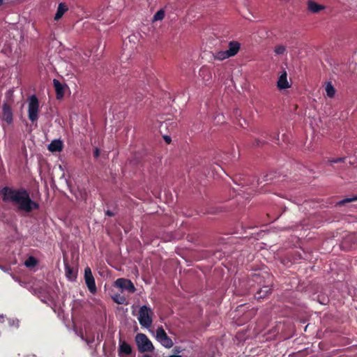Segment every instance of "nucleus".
Instances as JSON below:
<instances>
[{
    "label": "nucleus",
    "mask_w": 357,
    "mask_h": 357,
    "mask_svg": "<svg viewBox=\"0 0 357 357\" xmlns=\"http://www.w3.org/2000/svg\"><path fill=\"white\" fill-rule=\"evenodd\" d=\"M354 201H357V196H354V197H349V198H345L344 199H342L340 200V202H338L337 203V206H342L347 203H349V202H354Z\"/></svg>",
    "instance_id": "27"
},
{
    "label": "nucleus",
    "mask_w": 357,
    "mask_h": 357,
    "mask_svg": "<svg viewBox=\"0 0 357 357\" xmlns=\"http://www.w3.org/2000/svg\"><path fill=\"white\" fill-rule=\"evenodd\" d=\"M215 161L213 162V172H218V169H222V168L221 167V166L219 164V159L215 158Z\"/></svg>",
    "instance_id": "29"
},
{
    "label": "nucleus",
    "mask_w": 357,
    "mask_h": 357,
    "mask_svg": "<svg viewBox=\"0 0 357 357\" xmlns=\"http://www.w3.org/2000/svg\"><path fill=\"white\" fill-rule=\"evenodd\" d=\"M135 340L140 352L152 351L153 346L147 336H135Z\"/></svg>",
    "instance_id": "8"
},
{
    "label": "nucleus",
    "mask_w": 357,
    "mask_h": 357,
    "mask_svg": "<svg viewBox=\"0 0 357 357\" xmlns=\"http://www.w3.org/2000/svg\"><path fill=\"white\" fill-rule=\"evenodd\" d=\"M344 160H345V158H335V159L330 160L329 162L331 163H338V162H344Z\"/></svg>",
    "instance_id": "30"
},
{
    "label": "nucleus",
    "mask_w": 357,
    "mask_h": 357,
    "mask_svg": "<svg viewBox=\"0 0 357 357\" xmlns=\"http://www.w3.org/2000/svg\"><path fill=\"white\" fill-rule=\"evenodd\" d=\"M2 119L8 124L13 123V115L11 107L7 102H4L2 106Z\"/></svg>",
    "instance_id": "9"
},
{
    "label": "nucleus",
    "mask_w": 357,
    "mask_h": 357,
    "mask_svg": "<svg viewBox=\"0 0 357 357\" xmlns=\"http://www.w3.org/2000/svg\"><path fill=\"white\" fill-rule=\"evenodd\" d=\"M3 0H0V6L2 4Z\"/></svg>",
    "instance_id": "43"
},
{
    "label": "nucleus",
    "mask_w": 357,
    "mask_h": 357,
    "mask_svg": "<svg viewBox=\"0 0 357 357\" xmlns=\"http://www.w3.org/2000/svg\"><path fill=\"white\" fill-rule=\"evenodd\" d=\"M105 215L109 217H113L114 215V213L109 210H107L105 211Z\"/></svg>",
    "instance_id": "35"
},
{
    "label": "nucleus",
    "mask_w": 357,
    "mask_h": 357,
    "mask_svg": "<svg viewBox=\"0 0 357 357\" xmlns=\"http://www.w3.org/2000/svg\"><path fill=\"white\" fill-rule=\"evenodd\" d=\"M152 312L150 307L143 305L139 310L138 320L141 326L149 328L152 324Z\"/></svg>",
    "instance_id": "5"
},
{
    "label": "nucleus",
    "mask_w": 357,
    "mask_h": 357,
    "mask_svg": "<svg viewBox=\"0 0 357 357\" xmlns=\"http://www.w3.org/2000/svg\"><path fill=\"white\" fill-rule=\"evenodd\" d=\"M68 8L65 3H60L55 14L54 20H59L61 19L63 14L68 10Z\"/></svg>",
    "instance_id": "18"
},
{
    "label": "nucleus",
    "mask_w": 357,
    "mask_h": 357,
    "mask_svg": "<svg viewBox=\"0 0 357 357\" xmlns=\"http://www.w3.org/2000/svg\"><path fill=\"white\" fill-rule=\"evenodd\" d=\"M307 326H305V331H306Z\"/></svg>",
    "instance_id": "47"
},
{
    "label": "nucleus",
    "mask_w": 357,
    "mask_h": 357,
    "mask_svg": "<svg viewBox=\"0 0 357 357\" xmlns=\"http://www.w3.org/2000/svg\"><path fill=\"white\" fill-rule=\"evenodd\" d=\"M28 117L34 123L38 119L39 101L35 95H32L28 100Z\"/></svg>",
    "instance_id": "4"
},
{
    "label": "nucleus",
    "mask_w": 357,
    "mask_h": 357,
    "mask_svg": "<svg viewBox=\"0 0 357 357\" xmlns=\"http://www.w3.org/2000/svg\"><path fill=\"white\" fill-rule=\"evenodd\" d=\"M278 137H279V135H278H278H277V137H276V139H276V140H278Z\"/></svg>",
    "instance_id": "45"
},
{
    "label": "nucleus",
    "mask_w": 357,
    "mask_h": 357,
    "mask_svg": "<svg viewBox=\"0 0 357 357\" xmlns=\"http://www.w3.org/2000/svg\"><path fill=\"white\" fill-rule=\"evenodd\" d=\"M267 142L264 140L259 139L258 138H256L255 141L252 143L253 146H262L264 144H266Z\"/></svg>",
    "instance_id": "28"
},
{
    "label": "nucleus",
    "mask_w": 357,
    "mask_h": 357,
    "mask_svg": "<svg viewBox=\"0 0 357 357\" xmlns=\"http://www.w3.org/2000/svg\"><path fill=\"white\" fill-rule=\"evenodd\" d=\"M65 271L66 277L69 279L76 278V274L74 273L73 268L68 264H65Z\"/></svg>",
    "instance_id": "23"
},
{
    "label": "nucleus",
    "mask_w": 357,
    "mask_h": 357,
    "mask_svg": "<svg viewBox=\"0 0 357 357\" xmlns=\"http://www.w3.org/2000/svg\"><path fill=\"white\" fill-rule=\"evenodd\" d=\"M252 280L258 283L259 286V289L255 294V298L257 300L264 298L271 294L273 280L272 277L268 273H264L262 275L253 274Z\"/></svg>",
    "instance_id": "2"
},
{
    "label": "nucleus",
    "mask_w": 357,
    "mask_h": 357,
    "mask_svg": "<svg viewBox=\"0 0 357 357\" xmlns=\"http://www.w3.org/2000/svg\"><path fill=\"white\" fill-rule=\"evenodd\" d=\"M132 353V348L126 342H123L120 344L119 349V355L120 356H122L123 355L128 356L131 354Z\"/></svg>",
    "instance_id": "14"
},
{
    "label": "nucleus",
    "mask_w": 357,
    "mask_h": 357,
    "mask_svg": "<svg viewBox=\"0 0 357 357\" xmlns=\"http://www.w3.org/2000/svg\"><path fill=\"white\" fill-rule=\"evenodd\" d=\"M112 300L114 301V302L117 304H121V305H127L128 304L127 298L124 296L121 295L120 294H115L112 296Z\"/></svg>",
    "instance_id": "20"
},
{
    "label": "nucleus",
    "mask_w": 357,
    "mask_h": 357,
    "mask_svg": "<svg viewBox=\"0 0 357 357\" xmlns=\"http://www.w3.org/2000/svg\"><path fill=\"white\" fill-rule=\"evenodd\" d=\"M169 357H181V356L179 355H172V356H169Z\"/></svg>",
    "instance_id": "38"
},
{
    "label": "nucleus",
    "mask_w": 357,
    "mask_h": 357,
    "mask_svg": "<svg viewBox=\"0 0 357 357\" xmlns=\"http://www.w3.org/2000/svg\"><path fill=\"white\" fill-rule=\"evenodd\" d=\"M0 196L5 202L16 204L20 211L29 213L39 208V204L31 199L29 192L24 188L13 189L6 186L0 190Z\"/></svg>",
    "instance_id": "1"
},
{
    "label": "nucleus",
    "mask_w": 357,
    "mask_h": 357,
    "mask_svg": "<svg viewBox=\"0 0 357 357\" xmlns=\"http://www.w3.org/2000/svg\"><path fill=\"white\" fill-rule=\"evenodd\" d=\"M286 52V47L283 45H278L274 49V52L278 55L283 54Z\"/></svg>",
    "instance_id": "26"
},
{
    "label": "nucleus",
    "mask_w": 357,
    "mask_h": 357,
    "mask_svg": "<svg viewBox=\"0 0 357 357\" xmlns=\"http://www.w3.org/2000/svg\"><path fill=\"white\" fill-rule=\"evenodd\" d=\"M156 340L165 347L171 348L173 346V341L169 336H155Z\"/></svg>",
    "instance_id": "15"
},
{
    "label": "nucleus",
    "mask_w": 357,
    "mask_h": 357,
    "mask_svg": "<svg viewBox=\"0 0 357 357\" xmlns=\"http://www.w3.org/2000/svg\"><path fill=\"white\" fill-rule=\"evenodd\" d=\"M163 139L167 144H170L172 142L171 137L168 135H164Z\"/></svg>",
    "instance_id": "32"
},
{
    "label": "nucleus",
    "mask_w": 357,
    "mask_h": 357,
    "mask_svg": "<svg viewBox=\"0 0 357 357\" xmlns=\"http://www.w3.org/2000/svg\"><path fill=\"white\" fill-rule=\"evenodd\" d=\"M218 354V353H216V352L215 351V350H213V351H211V354H209V356H210L209 357H216V356H217Z\"/></svg>",
    "instance_id": "37"
},
{
    "label": "nucleus",
    "mask_w": 357,
    "mask_h": 357,
    "mask_svg": "<svg viewBox=\"0 0 357 357\" xmlns=\"http://www.w3.org/2000/svg\"><path fill=\"white\" fill-rule=\"evenodd\" d=\"M84 280L89 291L92 294H95L97 292L96 282L91 270L89 266L84 269Z\"/></svg>",
    "instance_id": "7"
},
{
    "label": "nucleus",
    "mask_w": 357,
    "mask_h": 357,
    "mask_svg": "<svg viewBox=\"0 0 357 357\" xmlns=\"http://www.w3.org/2000/svg\"><path fill=\"white\" fill-rule=\"evenodd\" d=\"M155 335H167V333L162 327H160L157 329Z\"/></svg>",
    "instance_id": "31"
},
{
    "label": "nucleus",
    "mask_w": 357,
    "mask_h": 357,
    "mask_svg": "<svg viewBox=\"0 0 357 357\" xmlns=\"http://www.w3.org/2000/svg\"><path fill=\"white\" fill-rule=\"evenodd\" d=\"M139 93L140 96H136V100H137V101H140V100H142V98L143 93H142L141 91H139V93Z\"/></svg>",
    "instance_id": "36"
},
{
    "label": "nucleus",
    "mask_w": 357,
    "mask_h": 357,
    "mask_svg": "<svg viewBox=\"0 0 357 357\" xmlns=\"http://www.w3.org/2000/svg\"><path fill=\"white\" fill-rule=\"evenodd\" d=\"M38 261L33 256L29 257L24 261V265L27 268H33L38 264Z\"/></svg>",
    "instance_id": "22"
},
{
    "label": "nucleus",
    "mask_w": 357,
    "mask_h": 357,
    "mask_svg": "<svg viewBox=\"0 0 357 357\" xmlns=\"http://www.w3.org/2000/svg\"><path fill=\"white\" fill-rule=\"evenodd\" d=\"M229 57H231V56L229 54L228 50L220 51L215 56V59L220 61H222Z\"/></svg>",
    "instance_id": "24"
},
{
    "label": "nucleus",
    "mask_w": 357,
    "mask_h": 357,
    "mask_svg": "<svg viewBox=\"0 0 357 357\" xmlns=\"http://www.w3.org/2000/svg\"><path fill=\"white\" fill-rule=\"evenodd\" d=\"M165 17V11L162 9L158 10L153 15V21H159Z\"/></svg>",
    "instance_id": "25"
},
{
    "label": "nucleus",
    "mask_w": 357,
    "mask_h": 357,
    "mask_svg": "<svg viewBox=\"0 0 357 357\" xmlns=\"http://www.w3.org/2000/svg\"><path fill=\"white\" fill-rule=\"evenodd\" d=\"M270 176H271V175H268V174H267V175H265V176H264V181H266V182L271 181L272 178H271V177H270Z\"/></svg>",
    "instance_id": "34"
},
{
    "label": "nucleus",
    "mask_w": 357,
    "mask_h": 357,
    "mask_svg": "<svg viewBox=\"0 0 357 357\" xmlns=\"http://www.w3.org/2000/svg\"><path fill=\"white\" fill-rule=\"evenodd\" d=\"M325 90H326L327 96L329 98H332L335 96L336 91L331 82H327V84H326V86H325Z\"/></svg>",
    "instance_id": "21"
},
{
    "label": "nucleus",
    "mask_w": 357,
    "mask_h": 357,
    "mask_svg": "<svg viewBox=\"0 0 357 357\" xmlns=\"http://www.w3.org/2000/svg\"><path fill=\"white\" fill-rule=\"evenodd\" d=\"M239 124H240L241 126H243V124H244V122H242V123L239 122Z\"/></svg>",
    "instance_id": "42"
},
{
    "label": "nucleus",
    "mask_w": 357,
    "mask_h": 357,
    "mask_svg": "<svg viewBox=\"0 0 357 357\" xmlns=\"http://www.w3.org/2000/svg\"><path fill=\"white\" fill-rule=\"evenodd\" d=\"M137 335H144V334L143 333H137Z\"/></svg>",
    "instance_id": "46"
},
{
    "label": "nucleus",
    "mask_w": 357,
    "mask_h": 357,
    "mask_svg": "<svg viewBox=\"0 0 357 357\" xmlns=\"http://www.w3.org/2000/svg\"><path fill=\"white\" fill-rule=\"evenodd\" d=\"M63 142L60 139H54L48 145V150L51 152H59L63 149Z\"/></svg>",
    "instance_id": "12"
},
{
    "label": "nucleus",
    "mask_w": 357,
    "mask_h": 357,
    "mask_svg": "<svg viewBox=\"0 0 357 357\" xmlns=\"http://www.w3.org/2000/svg\"><path fill=\"white\" fill-rule=\"evenodd\" d=\"M53 84L56 91V99H62L64 96V87L63 84L56 79H53Z\"/></svg>",
    "instance_id": "11"
},
{
    "label": "nucleus",
    "mask_w": 357,
    "mask_h": 357,
    "mask_svg": "<svg viewBox=\"0 0 357 357\" xmlns=\"http://www.w3.org/2000/svg\"><path fill=\"white\" fill-rule=\"evenodd\" d=\"M287 75L286 71H284L280 76L277 84L280 89H286L290 87V85L289 84L287 79Z\"/></svg>",
    "instance_id": "13"
},
{
    "label": "nucleus",
    "mask_w": 357,
    "mask_h": 357,
    "mask_svg": "<svg viewBox=\"0 0 357 357\" xmlns=\"http://www.w3.org/2000/svg\"><path fill=\"white\" fill-rule=\"evenodd\" d=\"M238 112H239L238 109H236V111H235L236 115H237L238 114Z\"/></svg>",
    "instance_id": "40"
},
{
    "label": "nucleus",
    "mask_w": 357,
    "mask_h": 357,
    "mask_svg": "<svg viewBox=\"0 0 357 357\" xmlns=\"http://www.w3.org/2000/svg\"><path fill=\"white\" fill-rule=\"evenodd\" d=\"M229 211V208L226 206H216L214 207H211L206 209L207 213L211 214H220L222 213H225Z\"/></svg>",
    "instance_id": "16"
},
{
    "label": "nucleus",
    "mask_w": 357,
    "mask_h": 357,
    "mask_svg": "<svg viewBox=\"0 0 357 357\" xmlns=\"http://www.w3.org/2000/svg\"><path fill=\"white\" fill-rule=\"evenodd\" d=\"M82 340L86 342L90 348L96 347V346L102 340L103 336H80Z\"/></svg>",
    "instance_id": "10"
},
{
    "label": "nucleus",
    "mask_w": 357,
    "mask_h": 357,
    "mask_svg": "<svg viewBox=\"0 0 357 357\" xmlns=\"http://www.w3.org/2000/svg\"><path fill=\"white\" fill-rule=\"evenodd\" d=\"M240 49V43L236 41H231L229 43L228 52L231 57L235 56Z\"/></svg>",
    "instance_id": "17"
},
{
    "label": "nucleus",
    "mask_w": 357,
    "mask_h": 357,
    "mask_svg": "<svg viewBox=\"0 0 357 357\" xmlns=\"http://www.w3.org/2000/svg\"><path fill=\"white\" fill-rule=\"evenodd\" d=\"M239 124H240L241 126H243V124H244V122H242V123L239 122Z\"/></svg>",
    "instance_id": "41"
},
{
    "label": "nucleus",
    "mask_w": 357,
    "mask_h": 357,
    "mask_svg": "<svg viewBox=\"0 0 357 357\" xmlns=\"http://www.w3.org/2000/svg\"><path fill=\"white\" fill-rule=\"evenodd\" d=\"M114 287L120 289L121 292L127 291L130 294H133L136 291V288L132 282L126 278H118L114 282Z\"/></svg>",
    "instance_id": "6"
},
{
    "label": "nucleus",
    "mask_w": 357,
    "mask_h": 357,
    "mask_svg": "<svg viewBox=\"0 0 357 357\" xmlns=\"http://www.w3.org/2000/svg\"><path fill=\"white\" fill-rule=\"evenodd\" d=\"M119 337H121V335H119ZM119 341L121 343V338L119 339Z\"/></svg>",
    "instance_id": "44"
},
{
    "label": "nucleus",
    "mask_w": 357,
    "mask_h": 357,
    "mask_svg": "<svg viewBox=\"0 0 357 357\" xmlns=\"http://www.w3.org/2000/svg\"><path fill=\"white\" fill-rule=\"evenodd\" d=\"M307 8L312 13H316L323 10L324 7L320 4L317 3L314 1H309L307 2Z\"/></svg>",
    "instance_id": "19"
},
{
    "label": "nucleus",
    "mask_w": 357,
    "mask_h": 357,
    "mask_svg": "<svg viewBox=\"0 0 357 357\" xmlns=\"http://www.w3.org/2000/svg\"><path fill=\"white\" fill-rule=\"evenodd\" d=\"M207 162H209V160H208L207 158H205L204 159V163L205 165H206Z\"/></svg>",
    "instance_id": "39"
},
{
    "label": "nucleus",
    "mask_w": 357,
    "mask_h": 357,
    "mask_svg": "<svg viewBox=\"0 0 357 357\" xmlns=\"http://www.w3.org/2000/svg\"><path fill=\"white\" fill-rule=\"evenodd\" d=\"M100 155V150L98 148H96V149L93 151V156L97 158Z\"/></svg>",
    "instance_id": "33"
},
{
    "label": "nucleus",
    "mask_w": 357,
    "mask_h": 357,
    "mask_svg": "<svg viewBox=\"0 0 357 357\" xmlns=\"http://www.w3.org/2000/svg\"><path fill=\"white\" fill-rule=\"evenodd\" d=\"M19 328V321L0 314V334L11 333Z\"/></svg>",
    "instance_id": "3"
}]
</instances>
